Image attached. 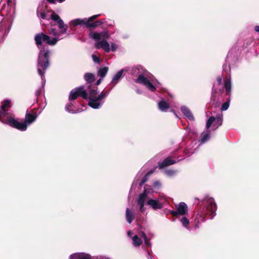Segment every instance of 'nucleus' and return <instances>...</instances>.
<instances>
[{
	"instance_id": "nucleus-1",
	"label": "nucleus",
	"mask_w": 259,
	"mask_h": 259,
	"mask_svg": "<svg viewBox=\"0 0 259 259\" xmlns=\"http://www.w3.org/2000/svg\"><path fill=\"white\" fill-rule=\"evenodd\" d=\"M49 33L55 37L51 38L49 35L43 33H37L35 35V44L39 49V53L37 59V72L41 79V84L44 87L46 83L45 74L46 70L50 65L49 58L50 51L46 45L42 44L45 42L50 46L55 45L60 39V35L56 29L51 28Z\"/></svg>"
},
{
	"instance_id": "nucleus-2",
	"label": "nucleus",
	"mask_w": 259,
	"mask_h": 259,
	"mask_svg": "<svg viewBox=\"0 0 259 259\" xmlns=\"http://www.w3.org/2000/svg\"><path fill=\"white\" fill-rule=\"evenodd\" d=\"M216 210L217 205L213 198L207 196L204 197L201 206L194 211L193 217L195 228L204 221L206 215H209L212 219L216 214Z\"/></svg>"
},
{
	"instance_id": "nucleus-3",
	"label": "nucleus",
	"mask_w": 259,
	"mask_h": 259,
	"mask_svg": "<svg viewBox=\"0 0 259 259\" xmlns=\"http://www.w3.org/2000/svg\"><path fill=\"white\" fill-rule=\"evenodd\" d=\"M111 89L105 92H102L98 95L97 88L91 89L89 91V105L94 109L101 108L104 103V99L109 94Z\"/></svg>"
},
{
	"instance_id": "nucleus-4",
	"label": "nucleus",
	"mask_w": 259,
	"mask_h": 259,
	"mask_svg": "<svg viewBox=\"0 0 259 259\" xmlns=\"http://www.w3.org/2000/svg\"><path fill=\"white\" fill-rule=\"evenodd\" d=\"M136 82L144 85L151 92H154L160 85L158 82L154 80L153 76L147 71L139 74Z\"/></svg>"
},
{
	"instance_id": "nucleus-5",
	"label": "nucleus",
	"mask_w": 259,
	"mask_h": 259,
	"mask_svg": "<svg viewBox=\"0 0 259 259\" xmlns=\"http://www.w3.org/2000/svg\"><path fill=\"white\" fill-rule=\"evenodd\" d=\"M37 115L35 114H31L27 113L25 115V121L23 122H20L13 117H10L8 119V124L19 130L21 131H25L27 128V126L36 119Z\"/></svg>"
},
{
	"instance_id": "nucleus-6",
	"label": "nucleus",
	"mask_w": 259,
	"mask_h": 259,
	"mask_svg": "<svg viewBox=\"0 0 259 259\" xmlns=\"http://www.w3.org/2000/svg\"><path fill=\"white\" fill-rule=\"evenodd\" d=\"M109 36V33L106 31H102L100 33L94 32L91 35V37L96 40L102 39L101 41H96L95 46L98 49H103L107 53L110 51V44L106 40L108 39Z\"/></svg>"
},
{
	"instance_id": "nucleus-7",
	"label": "nucleus",
	"mask_w": 259,
	"mask_h": 259,
	"mask_svg": "<svg viewBox=\"0 0 259 259\" xmlns=\"http://www.w3.org/2000/svg\"><path fill=\"white\" fill-rule=\"evenodd\" d=\"M99 16H100V15L98 14L93 15L89 18L76 19L71 21L69 22V24L71 27L85 25L88 28H94L103 23V22L101 20H98L93 23H91L93 20L96 19Z\"/></svg>"
},
{
	"instance_id": "nucleus-8",
	"label": "nucleus",
	"mask_w": 259,
	"mask_h": 259,
	"mask_svg": "<svg viewBox=\"0 0 259 259\" xmlns=\"http://www.w3.org/2000/svg\"><path fill=\"white\" fill-rule=\"evenodd\" d=\"M37 15L40 18L44 20H50L51 19L52 21L57 23L58 27L60 30V33H65L67 31V26H65L63 20L60 16L56 14L54 12H52L50 17L48 16L44 12H37Z\"/></svg>"
},
{
	"instance_id": "nucleus-9",
	"label": "nucleus",
	"mask_w": 259,
	"mask_h": 259,
	"mask_svg": "<svg viewBox=\"0 0 259 259\" xmlns=\"http://www.w3.org/2000/svg\"><path fill=\"white\" fill-rule=\"evenodd\" d=\"M156 192L154 191L151 186L146 185L144 187V192L140 194L137 199V203L139 206V210L141 212H143L145 210L144 205L145 201L150 194Z\"/></svg>"
},
{
	"instance_id": "nucleus-10",
	"label": "nucleus",
	"mask_w": 259,
	"mask_h": 259,
	"mask_svg": "<svg viewBox=\"0 0 259 259\" xmlns=\"http://www.w3.org/2000/svg\"><path fill=\"white\" fill-rule=\"evenodd\" d=\"M78 97H81L85 99H89V93L88 94L83 86H80L72 90L69 99L70 101L74 100Z\"/></svg>"
},
{
	"instance_id": "nucleus-11",
	"label": "nucleus",
	"mask_w": 259,
	"mask_h": 259,
	"mask_svg": "<svg viewBox=\"0 0 259 259\" xmlns=\"http://www.w3.org/2000/svg\"><path fill=\"white\" fill-rule=\"evenodd\" d=\"M222 115L218 114L216 117L211 116L206 121V128L209 129L212 126L213 130H216L222 124Z\"/></svg>"
},
{
	"instance_id": "nucleus-12",
	"label": "nucleus",
	"mask_w": 259,
	"mask_h": 259,
	"mask_svg": "<svg viewBox=\"0 0 259 259\" xmlns=\"http://www.w3.org/2000/svg\"><path fill=\"white\" fill-rule=\"evenodd\" d=\"M166 201L164 197L162 196H159L157 199H150L147 202V204L152 209L157 210L161 209L163 207V204Z\"/></svg>"
},
{
	"instance_id": "nucleus-13",
	"label": "nucleus",
	"mask_w": 259,
	"mask_h": 259,
	"mask_svg": "<svg viewBox=\"0 0 259 259\" xmlns=\"http://www.w3.org/2000/svg\"><path fill=\"white\" fill-rule=\"evenodd\" d=\"M14 2V0H7V4L5 5L1 10V14L2 16H11L14 13L15 8L12 5Z\"/></svg>"
},
{
	"instance_id": "nucleus-14",
	"label": "nucleus",
	"mask_w": 259,
	"mask_h": 259,
	"mask_svg": "<svg viewBox=\"0 0 259 259\" xmlns=\"http://www.w3.org/2000/svg\"><path fill=\"white\" fill-rule=\"evenodd\" d=\"M144 172H145L144 171H143V172H141V171L139 172V173L138 174V175L137 176L136 178L134 180V181L132 185L131 191L133 189H134L135 185H136L138 183L139 184L140 187H142L143 186V185L148 180L149 176L154 172V170H150V171H149L146 174V175L143 178L142 180L141 181L139 182L140 177L143 175V173Z\"/></svg>"
},
{
	"instance_id": "nucleus-15",
	"label": "nucleus",
	"mask_w": 259,
	"mask_h": 259,
	"mask_svg": "<svg viewBox=\"0 0 259 259\" xmlns=\"http://www.w3.org/2000/svg\"><path fill=\"white\" fill-rule=\"evenodd\" d=\"M177 210L171 211V214L176 217L179 214L185 215L188 211V207L187 204L184 202H181L176 206Z\"/></svg>"
},
{
	"instance_id": "nucleus-16",
	"label": "nucleus",
	"mask_w": 259,
	"mask_h": 259,
	"mask_svg": "<svg viewBox=\"0 0 259 259\" xmlns=\"http://www.w3.org/2000/svg\"><path fill=\"white\" fill-rule=\"evenodd\" d=\"M182 159H178L177 160L175 159H171L170 157H168L164 159L161 162H159L158 166L159 168H163L166 166L170 165L176 162L180 161Z\"/></svg>"
},
{
	"instance_id": "nucleus-17",
	"label": "nucleus",
	"mask_w": 259,
	"mask_h": 259,
	"mask_svg": "<svg viewBox=\"0 0 259 259\" xmlns=\"http://www.w3.org/2000/svg\"><path fill=\"white\" fill-rule=\"evenodd\" d=\"M65 110L71 114H74L81 111L80 109L75 108L74 102H70L67 103L65 106Z\"/></svg>"
},
{
	"instance_id": "nucleus-18",
	"label": "nucleus",
	"mask_w": 259,
	"mask_h": 259,
	"mask_svg": "<svg viewBox=\"0 0 259 259\" xmlns=\"http://www.w3.org/2000/svg\"><path fill=\"white\" fill-rule=\"evenodd\" d=\"M123 72V69L119 70L117 72L113 77L112 79L110 82L112 88L114 87L120 80L121 78Z\"/></svg>"
},
{
	"instance_id": "nucleus-19",
	"label": "nucleus",
	"mask_w": 259,
	"mask_h": 259,
	"mask_svg": "<svg viewBox=\"0 0 259 259\" xmlns=\"http://www.w3.org/2000/svg\"><path fill=\"white\" fill-rule=\"evenodd\" d=\"M181 111L186 118L190 121H194L195 118L191 111L186 106L181 107Z\"/></svg>"
},
{
	"instance_id": "nucleus-20",
	"label": "nucleus",
	"mask_w": 259,
	"mask_h": 259,
	"mask_svg": "<svg viewBox=\"0 0 259 259\" xmlns=\"http://www.w3.org/2000/svg\"><path fill=\"white\" fill-rule=\"evenodd\" d=\"M70 259H92L91 256L84 253H76L70 256Z\"/></svg>"
},
{
	"instance_id": "nucleus-21",
	"label": "nucleus",
	"mask_w": 259,
	"mask_h": 259,
	"mask_svg": "<svg viewBox=\"0 0 259 259\" xmlns=\"http://www.w3.org/2000/svg\"><path fill=\"white\" fill-rule=\"evenodd\" d=\"M147 70H145L141 66L137 65L133 68L132 74L133 76H139V74L145 73Z\"/></svg>"
},
{
	"instance_id": "nucleus-22",
	"label": "nucleus",
	"mask_w": 259,
	"mask_h": 259,
	"mask_svg": "<svg viewBox=\"0 0 259 259\" xmlns=\"http://www.w3.org/2000/svg\"><path fill=\"white\" fill-rule=\"evenodd\" d=\"M125 217L126 221L129 223L131 224L133 221L134 220L135 216L134 212L131 211L128 208L126 209Z\"/></svg>"
},
{
	"instance_id": "nucleus-23",
	"label": "nucleus",
	"mask_w": 259,
	"mask_h": 259,
	"mask_svg": "<svg viewBox=\"0 0 259 259\" xmlns=\"http://www.w3.org/2000/svg\"><path fill=\"white\" fill-rule=\"evenodd\" d=\"M210 138V131L209 129H206V131L202 133V138L200 140L201 144H203L208 141Z\"/></svg>"
},
{
	"instance_id": "nucleus-24",
	"label": "nucleus",
	"mask_w": 259,
	"mask_h": 259,
	"mask_svg": "<svg viewBox=\"0 0 259 259\" xmlns=\"http://www.w3.org/2000/svg\"><path fill=\"white\" fill-rule=\"evenodd\" d=\"M158 108L160 110L165 112L169 108V104L164 101H161L158 103Z\"/></svg>"
},
{
	"instance_id": "nucleus-25",
	"label": "nucleus",
	"mask_w": 259,
	"mask_h": 259,
	"mask_svg": "<svg viewBox=\"0 0 259 259\" xmlns=\"http://www.w3.org/2000/svg\"><path fill=\"white\" fill-rule=\"evenodd\" d=\"M132 240L133 243L135 247L140 246L143 242V240L138 235L134 236L132 238Z\"/></svg>"
},
{
	"instance_id": "nucleus-26",
	"label": "nucleus",
	"mask_w": 259,
	"mask_h": 259,
	"mask_svg": "<svg viewBox=\"0 0 259 259\" xmlns=\"http://www.w3.org/2000/svg\"><path fill=\"white\" fill-rule=\"evenodd\" d=\"M224 88H225L226 94L227 95H230L231 91V83L230 76H229V79H228L227 80L225 81Z\"/></svg>"
},
{
	"instance_id": "nucleus-27",
	"label": "nucleus",
	"mask_w": 259,
	"mask_h": 259,
	"mask_svg": "<svg viewBox=\"0 0 259 259\" xmlns=\"http://www.w3.org/2000/svg\"><path fill=\"white\" fill-rule=\"evenodd\" d=\"M108 71V68L107 67L100 68L98 70V74L101 78H103L106 75Z\"/></svg>"
},
{
	"instance_id": "nucleus-28",
	"label": "nucleus",
	"mask_w": 259,
	"mask_h": 259,
	"mask_svg": "<svg viewBox=\"0 0 259 259\" xmlns=\"http://www.w3.org/2000/svg\"><path fill=\"white\" fill-rule=\"evenodd\" d=\"M84 78L88 83H91L94 82L95 76L92 73H87L84 75Z\"/></svg>"
},
{
	"instance_id": "nucleus-29",
	"label": "nucleus",
	"mask_w": 259,
	"mask_h": 259,
	"mask_svg": "<svg viewBox=\"0 0 259 259\" xmlns=\"http://www.w3.org/2000/svg\"><path fill=\"white\" fill-rule=\"evenodd\" d=\"M141 237L143 238L144 241L145 245L147 247L150 246L151 244L150 242V239L148 238L146 234L144 232L141 233Z\"/></svg>"
},
{
	"instance_id": "nucleus-30",
	"label": "nucleus",
	"mask_w": 259,
	"mask_h": 259,
	"mask_svg": "<svg viewBox=\"0 0 259 259\" xmlns=\"http://www.w3.org/2000/svg\"><path fill=\"white\" fill-rule=\"evenodd\" d=\"M11 103V100H6V101H5L4 104L2 105V110L4 113H6V108L10 107Z\"/></svg>"
},
{
	"instance_id": "nucleus-31",
	"label": "nucleus",
	"mask_w": 259,
	"mask_h": 259,
	"mask_svg": "<svg viewBox=\"0 0 259 259\" xmlns=\"http://www.w3.org/2000/svg\"><path fill=\"white\" fill-rule=\"evenodd\" d=\"M180 222H181V223L182 224L183 226L184 227L186 228L187 229H188L187 227V226L189 224V220L188 219H187L185 217H183L181 219Z\"/></svg>"
},
{
	"instance_id": "nucleus-32",
	"label": "nucleus",
	"mask_w": 259,
	"mask_h": 259,
	"mask_svg": "<svg viewBox=\"0 0 259 259\" xmlns=\"http://www.w3.org/2000/svg\"><path fill=\"white\" fill-rule=\"evenodd\" d=\"M230 98H229L226 102L223 104L221 107V110L222 111H226L228 109L230 105Z\"/></svg>"
},
{
	"instance_id": "nucleus-33",
	"label": "nucleus",
	"mask_w": 259,
	"mask_h": 259,
	"mask_svg": "<svg viewBox=\"0 0 259 259\" xmlns=\"http://www.w3.org/2000/svg\"><path fill=\"white\" fill-rule=\"evenodd\" d=\"M165 174L169 177L172 176L177 174V171L176 170H172V169H168L164 171Z\"/></svg>"
},
{
	"instance_id": "nucleus-34",
	"label": "nucleus",
	"mask_w": 259,
	"mask_h": 259,
	"mask_svg": "<svg viewBox=\"0 0 259 259\" xmlns=\"http://www.w3.org/2000/svg\"><path fill=\"white\" fill-rule=\"evenodd\" d=\"M92 57L94 62L96 63H100V59L99 57L96 56L95 55H92Z\"/></svg>"
},
{
	"instance_id": "nucleus-35",
	"label": "nucleus",
	"mask_w": 259,
	"mask_h": 259,
	"mask_svg": "<svg viewBox=\"0 0 259 259\" xmlns=\"http://www.w3.org/2000/svg\"><path fill=\"white\" fill-rule=\"evenodd\" d=\"M117 46L115 44H114L113 42H112L111 44L110 51H111L112 52H115L116 50H117Z\"/></svg>"
},
{
	"instance_id": "nucleus-36",
	"label": "nucleus",
	"mask_w": 259,
	"mask_h": 259,
	"mask_svg": "<svg viewBox=\"0 0 259 259\" xmlns=\"http://www.w3.org/2000/svg\"><path fill=\"white\" fill-rule=\"evenodd\" d=\"M153 186L154 187H159L160 186V183L159 181H156L153 184Z\"/></svg>"
},
{
	"instance_id": "nucleus-37",
	"label": "nucleus",
	"mask_w": 259,
	"mask_h": 259,
	"mask_svg": "<svg viewBox=\"0 0 259 259\" xmlns=\"http://www.w3.org/2000/svg\"><path fill=\"white\" fill-rule=\"evenodd\" d=\"M4 23V22H3V23L1 24V26H0V34H1V35H2V34H3V31L4 29V25H3V23Z\"/></svg>"
},
{
	"instance_id": "nucleus-38",
	"label": "nucleus",
	"mask_w": 259,
	"mask_h": 259,
	"mask_svg": "<svg viewBox=\"0 0 259 259\" xmlns=\"http://www.w3.org/2000/svg\"><path fill=\"white\" fill-rule=\"evenodd\" d=\"M222 80V78L221 76H218L217 77V82H218V85L221 84Z\"/></svg>"
},
{
	"instance_id": "nucleus-39",
	"label": "nucleus",
	"mask_w": 259,
	"mask_h": 259,
	"mask_svg": "<svg viewBox=\"0 0 259 259\" xmlns=\"http://www.w3.org/2000/svg\"><path fill=\"white\" fill-rule=\"evenodd\" d=\"M40 93H41L40 89H39L37 90L36 92H35L36 96L38 97L40 94Z\"/></svg>"
},
{
	"instance_id": "nucleus-40",
	"label": "nucleus",
	"mask_w": 259,
	"mask_h": 259,
	"mask_svg": "<svg viewBox=\"0 0 259 259\" xmlns=\"http://www.w3.org/2000/svg\"><path fill=\"white\" fill-rule=\"evenodd\" d=\"M95 259H110V258L106 257H104V256H98V257H96Z\"/></svg>"
},
{
	"instance_id": "nucleus-41",
	"label": "nucleus",
	"mask_w": 259,
	"mask_h": 259,
	"mask_svg": "<svg viewBox=\"0 0 259 259\" xmlns=\"http://www.w3.org/2000/svg\"><path fill=\"white\" fill-rule=\"evenodd\" d=\"M102 78H100L99 79H98L97 82H96V85H99L101 82V81H102Z\"/></svg>"
},
{
	"instance_id": "nucleus-42",
	"label": "nucleus",
	"mask_w": 259,
	"mask_h": 259,
	"mask_svg": "<svg viewBox=\"0 0 259 259\" xmlns=\"http://www.w3.org/2000/svg\"><path fill=\"white\" fill-rule=\"evenodd\" d=\"M254 30L256 32H257L259 33V26H256L254 27Z\"/></svg>"
},
{
	"instance_id": "nucleus-43",
	"label": "nucleus",
	"mask_w": 259,
	"mask_h": 259,
	"mask_svg": "<svg viewBox=\"0 0 259 259\" xmlns=\"http://www.w3.org/2000/svg\"><path fill=\"white\" fill-rule=\"evenodd\" d=\"M127 233V235L129 237H131L132 236V232L131 231H128Z\"/></svg>"
},
{
	"instance_id": "nucleus-44",
	"label": "nucleus",
	"mask_w": 259,
	"mask_h": 259,
	"mask_svg": "<svg viewBox=\"0 0 259 259\" xmlns=\"http://www.w3.org/2000/svg\"><path fill=\"white\" fill-rule=\"evenodd\" d=\"M49 3L52 4H55L56 3V0H47Z\"/></svg>"
},
{
	"instance_id": "nucleus-45",
	"label": "nucleus",
	"mask_w": 259,
	"mask_h": 259,
	"mask_svg": "<svg viewBox=\"0 0 259 259\" xmlns=\"http://www.w3.org/2000/svg\"><path fill=\"white\" fill-rule=\"evenodd\" d=\"M10 27H11V26H9V27H8V30H5V33H8L10 29Z\"/></svg>"
},
{
	"instance_id": "nucleus-46",
	"label": "nucleus",
	"mask_w": 259,
	"mask_h": 259,
	"mask_svg": "<svg viewBox=\"0 0 259 259\" xmlns=\"http://www.w3.org/2000/svg\"><path fill=\"white\" fill-rule=\"evenodd\" d=\"M137 93H138V94H141V91L139 90H137Z\"/></svg>"
},
{
	"instance_id": "nucleus-47",
	"label": "nucleus",
	"mask_w": 259,
	"mask_h": 259,
	"mask_svg": "<svg viewBox=\"0 0 259 259\" xmlns=\"http://www.w3.org/2000/svg\"><path fill=\"white\" fill-rule=\"evenodd\" d=\"M226 65H224L223 66V70L225 71V68L226 67Z\"/></svg>"
},
{
	"instance_id": "nucleus-48",
	"label": "nucleus",
	"mask_w": 259,
	"mask_h": 259,
	"mask_svg": "<svg viewBox=\"0 0 259 259\" xmlns=\"http://www.w3.org/2000/svg\"><path fill=\"white\" fill-rule=\"evenodd\" d=\"M212 92H216L215 90L214 89V87L212 88Z\"/></svg>"
},
{
	"instance_id": "nucleus-49",
	"label": "nucleus",
	"mask_w": 259,
	"mask_h": 259,
	"mask_svg": "<svg viewBox=\"0 0 259 259\" xmlns=\"http://www.w3.org/2000/svg\"><path fill=\"white\" fill-rule=\"evenodd\" d=\"M50 24H51V27H52V26L54 25V24H53V22H51V23H50Z\"/></svg>"
}]
</instances>
